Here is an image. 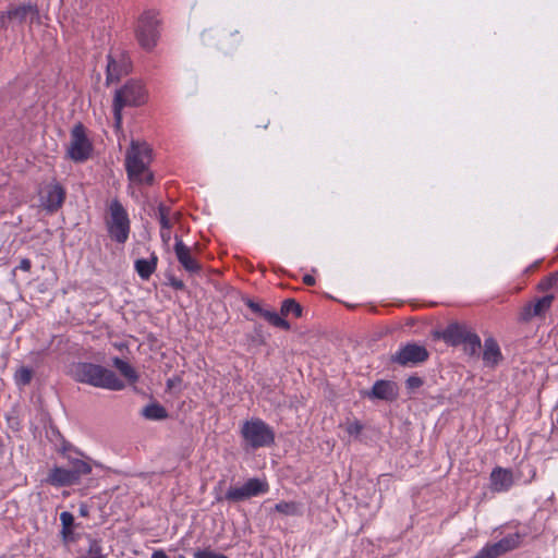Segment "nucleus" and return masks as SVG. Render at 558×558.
<instances>
[{"mask_svg": "<svg viewBox=\"0 0 558 558\" xmlns=\"http://www.w3.org/2000/svg\"><path fill=\"white\" fill-rule=\"evenodd\" d=\"M151 148L145 142L132 141L125 153V170L128 179L134 185H151L154 173L151 163Z\"/></svg>", "mask_w": 558, "mask_h": 558, "instance_id": "nucleus-1", "label": "nucleus"}, {"mask_svg": "<svg viewBox=\"0 0 558 558\" xmlns=\"http://www.w3.org/2000/svg\"><path fill=\"white\" fill-rule=\"evenodd\" d=\"M71 375L76 381L97 388L119 391L125 387L124 383L112 371L98 364L76 363L71 368Z\"/></svg>", "mask_w": 558, "mask_h": 558, "instance_id": "nucleus-2", "label": "nucleus"}, {"mask_svg": "<svg viewBox=\"0 0 558 558\" xmlns=\"http://www.w3.org/2000/svg\"><path fill=\"white\" fill-rule=\"evenodd\" d=\"M92 472V465L81 459H73L70 461V468L53 466L46 478V483L56 486H72L78 484L82 476L88 475Z\"/></svg>", "mask_w": 558, "mask_h": 558, "instance_id": "nucleus-3", "label": "nucleus"}, {"mask_svg": "<svg viewBox=\"0 0 558 558\" xmlns=\"http://www.w3.org/2000/svg\"><path fill=\"white\" fill-rule=\"evenodd\" d=\"M146 92L138 82H130L117 90L113 100L114 126L117 130L122 124V109L125 106H140L145 102Z\"/></svg>", "mask_w": 558, "mask_h": 558, "instance_id": "nucleus-4", "label": "nucleus"}, {"mask_svg": "<svg viewBox=\"0 0 558 558\" xmlns=\"http://www.w3.org/2000/svg\"><path fill=\"white\" fill-rule=\"evenodd\" d=\"M241 435L253 449L268 447L275 442L274 430L259 418L245 421L241 427Z\"/></svg>", "mask_w": 558, "mask_h": 558, "instance_id": "nucleus-5", "label": "nucleus"}, {"mask_svg": "<svg viewBox=\"0 0 558 558\" xmlns=\"http://www.w3.org/2000/svg\"><path fill=\"white\" fill-rule=\"evenodd\" d=\"M109 235L118 243H124L130 233V219L122 204L114 199L109 206V216L106 220Z\"/></svg>", "mask_w": 558, "mask_h": 558, "instance_id": "nucleus-6", "label": "nucleus"}, {"mask_svg": "<svg viewBox=\"0 0 558 558\" xmlns=\"http://www.w3.org/2000/svg\"><path fill=\"white\" fill-rule=\"evenodd\" d=\"M93 145L87 137L82 123L73 126L68 146V156L75 162H82L89 158Z\"/></svg>", "mask_w": 558, "mask_h": 558, "instance_id": "nucleus-7", "label": "nucleus"}, {"mask_svg": "<svg viewBox=\"0 0 558 558\" xmlns=\"http://www.w3.org/2000/svg\"><path fill=\"white\" fill-rule=\"evenodd\" d=\"M159 22L156 15L145 13L141 16L136 27V37L140 45L145 49H151L158 38Z\"/></svg>", "mask_w": 558, "mask_h": 558, "instance_id": "nucleus-8", "label": "nucleus"}, {"mask_svg": "<svg viewBox=\"0 0 558 558\" xmlns=\"http://www.w3.org/2000/svg\"><path fill=\"white\" fill-rule=\"evenodd\" d=\"M268 488L269 486L266 481L250 478L241 487L229 488L225 498L229 501L238 502L267 493Z\"/></svg>", "mask_w": 558, "mask_h": 558, "instance_id": "nucleus-9", "label": "nucleus"}, {"mask_svg": "<svg viewBox=\"0 0 558 558\" xmlns=\"http://www.w3.org/2000/svg\"><path fill=\"white\" fill-rule=\"evenodd\" d=\"M520 545V535L510 534L494 544L484 546L473 558H497Z\"/></svg>", "mask_w": 558, "mask_h": 558, "instance_id": "nucleus-10", "label": "nucleus"}, {"mask_svg": "<svg viewBox=\"0 0 558 558\" xmlns=\"http://www.w3.org/2000/svg\"><path fill=\"white\" fill-rule=\"evenodd\" d=\"M428 357L427 350L418 344L410 343L401 348L393 356L392 361L400 365L417 364Z\"/></svg>", "mask_w": 558, "mask_h": 558, "instance_id": "nucleus-11", "label": "nucleus"}, {"mask_svg": "<svg viewBox=\"0 0 558 558\" xmlns=\"http://www.w3.org/2000/svg\"><path fill=\"white\" fill-rule=\"evenodd\" d=\"M174 253L181 266L189 274L194 275L202 270L199 262L193 254V248L185 245L179 236H175Z\"/></svg>", "mask_w": 558, "mask_h": 558, "instance_id": "nucleus-12", "label": "nucleus"}, {"mask_svg": "<svg viewBox=\"0 0 558 558\" xmlns=\"http://www.w3.org/2000/svg\"><path fill=\"white\" fill-rule=\"evenodd\" d=\"M554 295L548 294L534 302L526 303L520 311L519 317L522 322H529L534 317H544L550 308Z\"/></svg>", "mask_w": 558, "mask_h": 558, "instance_id": "nucleus-13", "label": "nucleus"}, {"mask_svg": "<svg viewBox=\"0 0 558 558\" xmlns=\"http://www.w3.org/2000/svg\"><path fill=\"white\" fill-rule=\"evenodd\" d=\"M65 199V191L59 183H51L46 186L41 196V206L49 213L57 211Z\"/></svg>", "mask_w": 558, "mask_h": 558, "instance_id": "nucleus-14", "label": "nucleus"}, {"mask_svg": "<svg viewBox=\"0 0 558 558\" xmlns=\"http://www.w3.org/2000/svg\"><path fill=\"white\" fill-rule=\"evenodd\" d=\"M513 484V475L510 470L496 468L490 473V488L493 492L508 490Z\"/></svg>", "mask_w": 558, "mask_h": 558, "instance_id": "nucleus-15", "label": "nucleus"}, {"mask_svg": "<svg viewBox=\"0 0 558 558\" xmlns=\"http://www.w3.org/2000/svg\"><path fill=\"white\" fill-rule=\"evenodd\" d=\"M369 396L380 400H395L398 397V386L390 380H377Z\"/></svg>", "mask_w": 558, "mask_h": 558, "instance_id": "nucleus-16", "label": "nucleus"}, {"mask_svg": "<svg viewBox=\"0 0 558 558\" xmlns=\"http://www.w3.org/2000/svg\"><path fill=\"white\" fill-rule=\"evenodd\" d=\"M502 359V354L497 341L493 338L485 339L483 361L486 366L495 367Z\"/></svg>", "mask_w": 558, "mask_h": 558, "instance_id": "nucleus-17", "label": "nucleus"}, {"mask_svg": "<svg viewBox=\"0 0 558 558\" xmlns=\"http://www.w3.org/2000/svg\"><path fill=\"white\" fill-rule=\"evenodd\" d=\"M468 331L469 328L466 326L454 323L447 326L441 332V338L451 345H458L464 341Z\"/></svg>", "mask_w": 558, "mask_h": 558, "instance_id": "nucleus-18", "label": "nucleus"}, {"mask_svg": "<svg viewBox=\"0 0 558 558\" xmlns=\"http://www.w3.org/2000/svg\"><path fill=\"white\" fill-rule=\"evenodd\" d=\"M38 9L33 4H23L17 7H11L7 11V16L9 20H14L20 23L26 21L27 16H31L32 20L38 19Z\"/></svg>", "mask_w": 558, "mask_h": 558, "instance_id": "nucleus-19", "label": "nucleus"}, {"mask_svg": "<svg viewBox=\"0 0 558 558\" xmlns=\"http://www.w3.org/2000/svg\"><path fill=\"white\" fill-rule=\"evenodd\" d=\"M274 511L284 517H301L303 515V505L299 501L281 500L275 505Z\"/></svg>", "mask_w": 558, "mask_h": 558, "instance_id": "nucleus-20", "label": "nucleus"}, {"mask_svg": "<svg viewBox=\"0 0 558 558\" xmlns=\"http://www.w3.org/2000/svg\"><path fill=\"white\" fill-rule=\"evenodd\" d=\"M128 73V65L123 62H118L112 59L111 56L108 57L107 64V84L118 82L123 74Z\"/></svg>", "mask_w": 558, "mask_h": 558, "instance_id": "nucleus-21", "label": "nucleus"}, {"mask_svg": "<svg viewBox=\"0 0 558 558\" xmlns=\"http://www.w3.org/2000/svg\"><path fill=\"white\" fill-rule=\"evenodd\" d=\"M157 256L151 255L150 259H137L135 269L142 279H148L157 267Z\"/></svg>", "mask_w": 558, "mask_h": 558, "instance_id": "nucleus-22", "label": "nucleus"}, {"mask_svg": "<svg viewBox=\"0 0 558 558\" xmlns=\"http://www.w3.org/2000/svg\"><path fill=\"white\" fill-rule=\"evenodd\" d=\"M142 415L147 420L159 421V420H165L168 416V413H167V410L162 405L154 402V403L147 404L142 410Z\"/></svg>", "mask_w": 558, "mask_h": 558, "instance_id": "nucleus-23", "label": "nucleus"}, {"mask_svg": "<svg viewBox=\"0 0 558 558\" xmlns=\"http://www.w3.org/2000/svg\"><path fill=\"white\" fill-rule=\"evenodd\" d=\"M114 367L123 375L129 381L135 383L138 379L136 371L125 361L114 357Z\"/></svg>", "mask_w": 558, "mask_h": 558, "instance_id": "nucleus-24", "label": "nucleus"}, {"mask_svg": "<svg viewBox=\"0 0 558 558\" xmlns=\"http://www.w3.org/2000/svg\"><path fill=\"white\" fill-rule=\"evenodd\" d=\"M262 317L275 327H279L284 330L290 329V324L286 319L281 318L276 312L265 310V312L262 313Z\"/></svg>", "mask_w": 558, "mask_h": 558, "instance_id": "nucleus-25", "label": "nucleus"}, {"mask_svg": "<svg viewBox=\"0 0 558 558\" xmlns=\"http://www.w3.org/2000/svg\"><path fill=\"white\" fill-rule=\"evenodd\" d=\"M280 312L283 316L293 314L295 317H300L302 315V307L295 300L287 299L282 302Z\"/></svg>", "mask_w": 558, "mask_h": 558, "instance_id": "nucleus-26", "label": "nucleus"}, {"mask_svg": "<svg viewBox=\"0 0 558 558\" xmlns=\"http://www.w3.org/2000/svg\"><path fill=\"white\" fill-rule=\"evenodd\" d=\"M33 378V371L26 366H21L14 374L15 384L24 387L31 384Z\"/></svg>", "mask_w": 558, "mask_h": 558, "instance_id": "nucleus-27", "label": "nucleus"}, {"mask_svg": "<svg viewBox=\"0 0 558 558\" xmlns=\"http://www.w3.org/2000/svg\"><path fill=\"white\" fill-rule=\"evenodd\" d=\"M60 521H61V524H62V536L64 538H68L69 535L72 534V526H73V523H74V517L71 512H68V511H63L61 512L60 514Z\"/></svg>", "mask_w": 558, "mask_h": 558, "instance_id": "nucleus-28", "label": "nucleus"}, {"mask_svg": "<svg viewBox=\"0 0 558 558\" xmlns=\"http://www.w3.org/2000/svg\"><path fill=\"white\" fill-rule=\"evenodd\" d=\"M462 343L466 345L471 353H475L481 348L480 337L476 333L472 332L470 329Z\"/></svg>", "mask_w": 558, "mask_h": 558, "instance_id": "nucleus-29", "label": "nucleus"}, {"mask_svg": "<svg viewBox=\"0 0 558 558\" xmlns=\"http://www.w3.org/2000/svg\"><path fill=\"white\" fill-rule=\"evenodd\" d=\"M344 429L345 432L351 435V436H355L357 437L361 432L363 430V425L360 421L357 420H348L345 423H344Z\"/></svg>", "mask_w": 558, "mask_h": 558, "instance_id": "nucleus-30", "label": "nucleus"}, {"mask_svg": "<svg viewBox=\"0 0 558 558\" xmlns=\"http://www.w3.org/2000/svg\"><path fill=\"white\" fill-rule=\"evenodd\" d=\"M194 558H228L222 554L215 553L211 549H198L194 553Z\"/></svg>", "mask_w": 558, "mask_h": 558, "instance_id": "nucleus-31", "label": "nucleus"}, {"mask_svg": "<svg viewBox=\"0 0 558 558\" xmlns=\"http://www.w3.org/2000/svg\"><path fill=\"white\" fill-rule=\"evenodd\" d=\"M88 554L90 558H106V556L101 554V546L96 541L90 542Z\"/></svg>", "mask_w": 558, "mask_h": 558, "instance_id": "nucleus-32", "label": "nucleus"}, {"mask_svg": "<svg viewBox=\"0 0 558 558\" xmlns=\"http://www.w3.org/2000/svg\"><path fill=\"white\" fill-rule=\"evenodd\" d=\"M159 216H160L159 221L161 225V230H170L171 223H170L169 218L166 215V208L162 206L159 207Z\"/></svg>", "mask_w": 558, "mask_h": 558, "instance_id": "nucleus-33", "label": "nucleus"}, {"mask_svg": "<svg viewBox=\"0 0 558 558\" xmlns=\"http://www.w3.org/2000/svg\"><path fill=\"white\" fill-rule=\"evenodd\" d=\"M405 385L409 390H415L423 385V380L417 376H410L407 379Z\"/></svg>", "mask_w": 558, "mask_h": 558, "instance_id": "nucleus-34", "label": "nucleus"}, {"mask_svg": "<svg viewBox=\"0 0 558 558\" xmlns=\"http://www.w3.org/2000/svg\"><path fill=\"white\" fill-rule=\"evenodd\" d=\"M246 305L248 308H251L254 313L258 314L262 316V313L265 312V310L256 302L252 301V300H248L246 302Z\"/></svg>", "mask_w": 558, "mask_h": 558, "instance_id": "nucleus-35", "label": "nucleus"}, {"mask_svg": "<svg viewBox=\"0 0 558 558\" xmlns=\"http://www.w3.org/2000/svg\"><path fill=\"white\" fill-rule=\"evenodd\" d=\"M31 267H32V263L28 258H23L21 262H20V265H19V268L23 271H29L31 270Z\"/></svg>", "mask_w": 558, "mask_h": 558, "instance_id": "nucleus-36", "label": "nucleus"}, {"mask_svg": "<svg viewBox=\"0 0 558 558\" xmlns=\"http://www.w3.org/2000/svg\"><path fill=\"white\" fill-rule=\"evenodd\" d=\"M151 558H169V557L167 556V554L163 550L159 549V550H155L151 554Z\"/></svg>", "mask_w": 558, "mask_h": 558, "instance_id": "nucleus-37", "label": "nucleus"}, {"mask_svg": "<svg viewBox=\"0 0 558 558\" xmlns=\"http://www.w3.org/2000/svg\"><path fill=\"white\" fill-rule=\"evenodd\" d=\"M160 235L165 243H168L170 241V230H161Z\"/></svg>", "mask_w": 558, "mask_h": 558, "instance_id": "nucleus-38", "label": "nucleus"}, {"mask_svg": "<svg viewBox=\"0 0 558 558\" xmlns=\"http://www.w3.org/2000/svg\"><path fill=\"white\" fill-rule=\"evenodd\" d=\"M303 282L307 286H313L315 283V278L311 275H305L303 278Z\"/></svg>", "mask_w": 558, "mask_h": 558, "instance_id": "nucleus-39", "label": "nucleus"}, {"mask_svg": "<svg viewBox=\"0 0 558 558\" xmlns=\"http://www.w3.org/2000/svg\"><path fill=\"white\" fill-rule=\"evenodd\" d=\"M7 12L0 14V28H4L7 26Z\"/></svg>", "mask_w": 558, "mask_h": 558, "instance_id": "nucleus-40", "label": "nucleus"}, {"mask_svg": "<svg viewBox=\"0 0 558 558\" xmlns=\"http://www.w3.org/2000/svg\"><path fill=\"white\" fill-rule=\"evenodd\" d=\"M80 514L82 517H87L88 515V507L85 504H82L80 506Z\"/></svg>", "mask_w": 558, "mask_h": 558, "instance_id": "nucleus-41", "label": "nucleus"}, {"mask_svg": "<svg viewBox=\"0 0 558 558\" xmlns=\"http://www.w3.org/2000/svg\"><path fill=\"white\" fill-rule=\"evenodd\" d=\"M172 286L177 289H183L184 284L182 281H173Z\"/></svg>", "mask_w": 558, "mask_h": 558, "instance_id": "nucleus-42", "label": "nucleus"}, {"mask_svg": "<svg viewBox=\"0 0 558 558\" xmlns=\"http://www.w3.org/2000/svg\"><path fill=\"white\" fill-rule=\"evenodd\" d=\"M178 558H185L183 555H180Z\"/></svg>", "mask_w": 558, "mask_h": 558, "instance_id": "nucleus-43", "label": "nucleus"}]
</instances>
